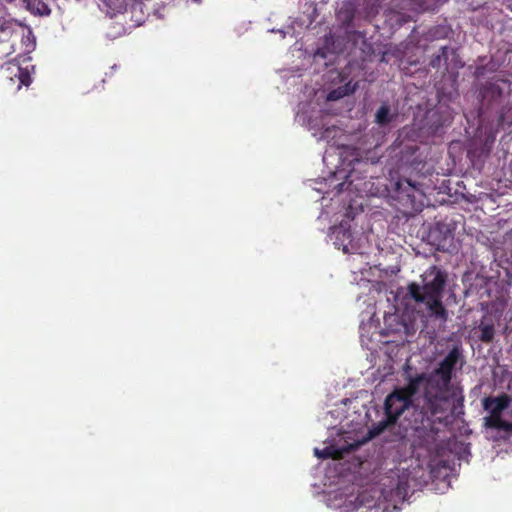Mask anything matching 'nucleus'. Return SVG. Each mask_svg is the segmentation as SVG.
Returning <instances> with one entry per match:
<instances>
[{
	"mask_svg": "<svg viewBox=\"0 0 512 512\" xmlns=\"http://www.w3.org/2000/svg\"><path fill=\"white\" fill-rule=\"evenodd\" d=\"M463 355L458 346H454L440 360L431 372L410 376L404 387L394 389L385 399V419L378 422L369 431L371 438L380 435L389 425L397 422L409 408H414L416 430L436 434L438 425L447 426L454 413L456 388L452 379L457 366L462 368Z\"/></svg>",
	"mask_w": 512,
	"mask_h": 512,
	"instance_id": "f257e3e1",
	"label": "nucleus"
},
{
	"mask_svg": "<svg viewBox=\"0 0 512 512\" xmlns=\"http://www.w3.org/2000/svg\"><path fill=\"white\" fill-rule=\"evenodd\" d=\"M422 285L412 282L407 286L405 299L425 305L427 313L436 319L447 320V310L442 303L443 292L447 282V273L433 265L421 276Z\"/></svg>",
	"mask_w": 512,
	"mask_h": 512,
	"instance_id": "f03ea898",
	"label": "nucleus"
},
{
	"mask_svg": "<svg viewBox=\"0 0 512 512\" xmlns=\"http://www.w3.org/2000/svg\"><path fill=\"white\" fill-rule=\"evenodd\" d=\"M424 198L421 188L411 180L403 178L395 182L394 199L400 205L399 209L404 212H421L424 207Z\"/></svg>",
	"mask_w": 512,
	"mask_h": 512,
	"instance_id": "7ed1b4c3",
	"label": "nucleus"
},
{
	"mask_svg": "<svg viewBox=\"0 0 512 512\" xmlns=\"http://www.w3.org/2000/svg\"><path fill=\"white\" fill-rule=\"evenodd\" d=\"M510 91V84L507 80L498 79L487 81L479 89V115L498 109L502 106L505 96Z\"/></svg>",
	"mask_w": 512,
	"mask_h": 512,
	"instance_id": "20e7f679",
	"label": "nucleus"
},
{
	"mask_svg": "<svg viewBox=\"0 0 512 512\" xmlns=\"http://www.w3.org/2000/svg\"><path fill=\"white\" fill-rule=\"evenodd\" d=\"M512 398L506 393L497 396H486L482 399V407L488 413L483 418V426L486 429L497 430L505 421L502 413L510 406Z\"/></svg>",
	"mask_w": 512,
	"mask_h": 512,
	"instance_id": "39448f33",
	"label": "nucleus"
},
{
	"mask_svg": "<svg viewBox=\"0 0 512 512\" xmlns=\"http://www.w3.org/2000/svg\"><path fill=\"white\" fill-rule=\"evenodd\" d=\"M480 331L479 340L483 343H491L494 339L495 328L493 320L488 316H483L478 326Z\"/></svg>",
	"mask_w": 512,
	"mask_h": 512,
	"instance_id": "423d86ee",
	"label": "nucleus"
},
{
	"mask_svg": "<svg viewBox=\"0 0 512 512\" xmlns=\"http://www.w3.org/2000/svg\"><path fill=\"white\" fill-rule=\"evenodd\" d=\"M358 88V82H352L351 80L345 83L344 85L339 86L336 89L329 91L327 95L328 101H336L347 95H350L356 91Z\"/></svg>",
	"mask_w": 512,
	"mask_h": 512,
	"instance_id": "0eeeda50",
	"label": "nucleus"
},
{
	"mask_svg": "<svg viewBox=\"0 0 512 512\" xmlns=\"http://www.w3.org/2000/svg\"><path fill=\"white\" fill-rule=\"evenodd\" d=\"M384 325L387 334L398 333L405 328V324L401 321L400 317L396 313H388L384 315Z\"/></svg>",
	"mask_w": 512,
	"mask_h": 512,
	"instance_id": "6e6552de",
	"label": "nucleus"
},
{
	"mask_svg": "<svg viewBox=\"0 0 512 512\" xmlns=\"http://www.w3.org/2000/svg\"><path fill=\"white\" fill-rule=\"evenodd\" d=\"M394 118L395 115L391 113L390 107L386 103H383L375 114V122L381 127L390 124Z\"/></svg>",
	"mask_w": 512,
	"mask_h": 512,
	"instance_id": "1a4fd4ad",
	"label": "nucleus"
},
{
	"mask_svg": "<svg viewBox=\"0 0 512 512\" xmlns=\"http://www.w3.org/2000/svg\"><path fill=\"white\" fill-rule=\"evenodd\" d=\"M16 73H14V76L18 78L19 85L18 88H21L22 85L28 86L31 83V75L30 71L28 69V66L25 68L22 66H16Z\"/></svg>",
	"mask_w": 512,
	"mask_h": 512,
	"instance_id": "9d476101",
	"label": "nucleus"
},
{
	"mask_svg": "<svg viewBox=\"0 0 512 512\" xmlns=\"http://www.w3.org/2000/svg\"><path fill=\"white\" fill-rule=\"evenodd\" d=\"M314 454L319 459H328V458H336L337 457L336 454H338V451L334 447L329 446V447H325L324 449L315 448Z\"/></svg>",
	"mask_w": 512,
	"mask_h": 512,
	"instance_id": "9b49d317",
	"label": "nucleus"
},
{
	"mask_svg": "<svg viewBox=\"0 0 512 512\" xmlns=\"http://www.w3.org/2000/svg\"><path fill=\"white\" fill-rule=\"evenodd\" d=\"M453 55H454V53H453L452 49H448L445 47L442 49L441 55L437 56V62L440 63V62L444 61L445 63H447L449 61H453V59H450V56L453 57Z\"/></svg>",
	"mask_w": 512,
	"mask_h": 512,
	"instance_id": "f8f14e48",
	"label": "nucleus"
},
{
	"mask_svg": "<svg viewBox=\"0 0 512 512\" xmlns=\"http://www.w3.org/2000/svg\"><path fill=\"white\" fill-rule=\"evenodd\" d=\"M505 432H512V422L504 421L503 424L497 429Z\"/></svg>",
	"mask_w": 512,
	"mask_h": 512,
	"instance_id": "ddd939ff",
	"label": "nucleus"
},
{
	"mask_svg": "<svg viewBox=\"0 0 512 512\" xmlns=\"http://www.w3.org/2000/svg\"><path fill=\"white\" fill-rule=\"evenodd\" d=\"M37 13L40 15H48L50 13V9L45 4H41V7L37 9Z\"/></svg>",
	"mask_w": 512,
	"mask_h": 512,
	"instance_id": "4468645a",
	"label": "nucleus"
},
{
	"mask_svg": "<svg viewBox=\"0 0 512 512\" xmlns=\"http://www.w3.org/2000/svg\"><path fill=\"white\" fill-rule=\"evenodd\" d=\"M338 234H342L343 239H350L351 238V232L349 230H341L338 232ZM337 238H339V235H337Z\"/></svg>",
	"mask_w": 512,
	"mask_h": 512,
	"instance_id": "2eb2a0df",
	"label": "nucleus"
},
{
	"mask_svg": "<svg viewBox=\"0 0 512 512\" xmlns=\"http://www.w3.org/2000/svg\"><path fill=\"white\" fill-rule=\"evenodd\" d=\"M353 66H344V68L338 72V75L339 76H343L344 74H346V70H348V68H352Z\"/></svg>",
	"mask_w": 512,
	"mask_h": 512,
	"instance_id": "dca6fc26",
	"label": "nucleus"
},
{
	"mask_svg": "<svg viewBox=\"0 0 512 512\" xmlns=\"http://www.w3.org/2000/svg\"><path fill=\"white\" fill-rule=\"evenodd\" d=\"M344 186H345V182L340 183V184L338 185V191H339V192H341V191L343 190V187H344Z\"/></svg>",
	"mask_w": 512,
	"mask_h": 512,
	"instance_id": "f3484780",
	"label": "nucleus"
},
{
	"mask_svg": "<svg viewBox=\"0 0 512 512\" xmlns=\"http://www.w3.org/2000/svg\"><path fill=\"white\" fill-rule=\"evenodd\" d=\"M500 121H501V122H503V121H504V119H503V116H502V115H500Z\"/></svg>",
	"mask_w": 512,
	"mask_h": 512,
	"instance_id": "a211bd4d",
	"label": "nucleus"
}]
</instances>
